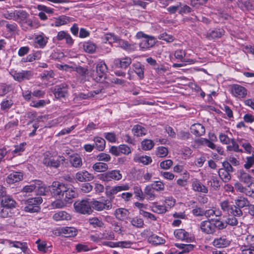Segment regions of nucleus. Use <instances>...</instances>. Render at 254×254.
<instances>
[{"label":"nucleus","instance_id":"nucleus-1","mask_svg":"<svg viewBox=\"0 0 254 254\" xmlns=\"http://www.w3.org/2000/svg\"><path fill=\"white\" fill-rule=\"evenodd\" d=\"M136 37L138 39H141L139 42V48L142 51H146L154 46L156 40L154 37L147 35L143 32L140 31L137 33Z\"/></svg>","mask_w":254,"mask_h":254},{"label":"nucleus","instance_id":"nucleus-2","mask_svg":"<svg viewBox=\"0 0 254 254\" xmlns=\"http://www.w3.org/2000/svg\"><path fill=\"white\" fill-rule=\"evenodd\" d=\"M49 190L53 197L61 199L66 190V186L58 181H54L52 185L49 187Z\"/></svg>","mask_w":254,"mask_h":254},{"label":"nucleus","instance_id":"nucleus-3","mask_svg":"<svg viewBox=\"0 0 254 254\" xmlns=\"http://www.w3.org/2000/svg\"><path fill=\"white\" fill-rule=\"evenodd\" d=\"M108 67L105 63L99 61L96 64V71L93 72V78L97 82L103 81L106 76Z\"/></svg>","mask_w":254,"mask_h":254},{"label":"nucleus","instance_id":"nucleus-4","mask_svg":"<svg viewBox=\"0 0 254 254\" xmlns=\"http://www.w3.org/2000/svg\"><path fill=\"white\" fill-rule=\"evenodd\" d=\"M91 208L97 211L110 210L112 207L111 201L102 197L98 200L93 199L91 201Z\"/></svg>","mask_w":254,"mask_h":254},{"label":"nucleus","instance_id":"nucleus-5","mask_svg":"<svg viewBox=\"0 0 254 254\" xmlns=\"http://www.w3.org/2000/svg\"><path fill=\"white\" fill-rule=\"evenodd\" d=\"M75 211L83 214H90L92 212L91 201L88 199L78 200L74 204Z\"/></svg>","mask_w":254,"mask_h":254},{"label":"nucleus","instance_id":"nucleus-6","mask_svg":"<svg viewBox=\"0 0 254 254\" xmlns=\"http://www.w3.org/2000/svg\"><path fill=\"white\" fill-rule=\"evenodd\" d=\"M221 209L225 212L232 214L237 217H240L243 215V212L239 208H236L235 205L231 204L228 199L221 201L220 203Z\"/></svg>","mask_w":254,"mask_h":254},{"label":"nucleus","instance_id":"nucleus-7","mask_svg":"<svg viewBox=\"0 0 254 254\" xmlns=\"http://www.w3.org/2000/svg\"><path fill=\"white\" fill-rule=\"evenodd\" d=\"M9 73L15 80L19 82L24 80H29L31 79L33 76L32 71L30 70H21L18 71L15 70H11Z\"/></svg>","mask_w":254,"mask_h":254},{"label":"nucleus","instance_id":"nucleus-8","mask_svg":"<svg viewBox=\"0 0 254 254\" xmlns=\"http://www.w3.org/2000/svg\"><path fill=\"white\" fill-rule=\"evenodd\" d=\"M65 161V158L63 156H59L57 159L50 156L49 154H46L43 159V164L48 167L58 168L61 163H63Z\"/></svg>","mask_w":254,"mask_h":254},{"label":"nucleus","instance_id":"nucleus-9","mask_svg":"<svg viewBox=\"0 0 254 254\" xmlns=\"http://www.w3.org/2000/svg\"><path fill=\"white\" fill-rule=\"evenodd\" d=\"M122 178V175L120 170H113L106 172L101 175L100 179L105 182L110 181H119Z\"/></svg>","mask_w":254,"mask_h":254},{"label":"nucleus","instance_id":"nucleus-10","mask_svg":"<svg viewBox=\"0 0 254 254\" xmlns=\"http://www.w3.org/2000/svg\"><path fill=\"white\" fill-rule=\"evenodd\" d=\"M246 244L240 247L242 254H254V235H248L246 238Z\"/></svg>","mask_w":254,"mask_h":254},{"label":"nucleus","instance_id":"nucleus-11","mask_svg":"<svg viewBox=\"0 0 254 254\" xmlns=\"http://www.w3.org/2000/svg\"><path fill=\"white\" fill-rule=\"evenodd\" d=\"M132 69L129 68L127 71L128 78L129 80L132 79L131 74L134 71L139 79H143L144 78V65L139 62H136L132 64Z\"/></svg>","mask_w":254,"mask_h":254},{"label":"nucleus","instance_id":"nucleus-12","mask_svg":"<svg viewBox=\"0 0 254 254\" xmlns=\"http://www.w3.org/2000/svg\"><path fill=\"white\" fill-rule=\"evenodd\" d=\"M199 227L201 231L206 234H213L215 232L214 224L210 220L201 222Z\"/></svg>","mask_w":254,"mask_h":254},{"label":"nucleus","instance_id":"nucleus-13","mask_svg":"<svg viewBox=\"0 0 254 254\" xmlns=\"http://www.w3.org/2000/svg\"><path fill=\"white\" fill-rule=\"evenodd\" d=\"M75 179L80 182H87L92 181L95 177L93 174L86 170L77 172L75 175Z\"/></svg>","mask_w":254,"mask_h":254},{"label":"nucleus","instance_id":"nucleus-14","mask_svg":"<svg viewBox=\"0 0 254 254\" xmlns=\"http://www.w3.org/2000/svg\"><path fill=\"white\" fill-rule=\"evenodd\" d=\"M231 92L234 96L239 98H245L247 95V90L246 88L238 84H234L232 86Z\"/></svg>","mask_w":254,"mask_h":254},{"label":"nucleus","instance_id":"nucleus-15","mask_svg":"<svg viewBox=\"0 0 254 254\" xmlns=\"http://www.w3.org/2000/svg\"><path fill=\"white\" fill-rule=\"evenodd\" d=\"M0 244H4L9 247H14L20 249L23 252L27 249L26 243L18 241H11L6 239H0Z\"/></svg>","mask_w":254,"mask_h":254},{"label":"nucleus","instance_id":"nucleus-16","mask_svg":"<svg viewBox=\"0 0 254 254\" xmlns=\"http://www.w3.org/2000/svg\"><path fill=\"white\" fill-rule=\"evenodd\" d=\"M55 96L56 98L61 99L66 97L67 95V87L65 84H62L55 87L54 92Z\"/></svg>","mask_w":254,"mask_h":254},{"label":"nucleus","instance_id":"nucleus-17","mask_svg":"<svg viewBox=\"0 0 254 254\" xmlns=\"http://www.w3.org/2000/svg\"><path fill=\"white\" fill-rule=\"evenodd\" d=\"M48 38L43 33L35 34L34 36L35 43L38 45L40 48H44L48 43Z\"/></svg>","mask_w":254,"mask_h":254},{"label":"nucleus","instance_id":"nucleus-18","mask_svg":"<svg viewBox=\"0 0 254 254\" xmlns=\"http://www.w3.org/2000/svg\"><path fill=\"white\" fill-rule=\"evenodd\" d=\"M192 189L196 192L207 193L208 192L207 188L198 179L192 180L191 183Z\"/></svg>","mask_w":254,"mask_h":254},{"label":"nucleus","instance_id":"nucleus-19","mask_svg":"<svg viewBox=\"0 0 254 254\" xmlns=\"http://www.w3.org/2000/svg\"><path fill=\"white\" fill-rule=\"evenodd\" d=\"M230 243V241L227 239L225 236H222L215 238L212 242V244L213 246L216 248H223L229 246Z\"/></svg>","mask_w":254,"mask_h":254},{"label":"nucleus","instance_id":"nucleus-20","mask_svg":"<svg viewBox=\"0 0 254 254\" xmlns=\"http://www.w3.org/2000/svg\"><path fill=\"white\" fill-rule=\"evenodd\" d=\"M131 62L132 60L130 57H126L115 59L114 63L117 67L126 68L131 64Z\"/></svg>","mask_w":254,"mask_h":254},{"label":"nucleus","instance_id":"nucleus-21","mask_svg":"<svg viewBox=\"0 0 254 254\" xmlns=\"http://www.w3.org/2000/svg\"><path fill=\"white\" fill-rule=\"evenodd\" d=\"M56 38L59 41L65 40L66 44L70 46H72L74 43V40L69 34L64 31L59 32Z\"/></svg>","mask_w":254,"mask_h":254},{"label":"nucleus","instance_id":"nucleus-22","mask_svg":"<svg viewBox=\"0 0 254 254\" xmlns=\"http://www.w3.org/2000/svg\"><path fill=\"white\" fill-rule=\"evenodd\" d=\"M23 179V174L19 172H13L6 178V181L9 184H13L19 182Z\"/></svg>","mask_w":254,"mask_h":254},{"label":"nucleus","instance_id":"nucleus-23","mask_svg":"<svg viewBox=\"0 0 254 254\" xmlns=\"http://www.w3.org/2000/svg\"><path fill=\"white\" fill-rule=\"evenodd\" d=\"M52 218L56 221H68L71 219V216L65 211H59L53 215Z\"/></svg>","mask_w":254,"mask_h":254},{"label":"nucleus","instance_id":"nucleus-24","mask_svg":"<svg viewBox=\"0 0 254 254\" xmlns=\"http://www.w3.org/2000/svg\"><path fill=\"white\" fill-rule=\"evenodd\" d=\"M60 233L65 237H74L77 234V230L74 227H64L60 229Z\"/></svg>","mask_w":254,"mask_h":254},{"label":"nucleus","instance_id":"nucleus-25","mask_svg":"<svg viewBox=\"0 0 254 254\" xmlns=\"http://www.w3.org/2000/svg\"><path fill=\"white\" fill-rule=\"evenodd\" d=\"M190 129L192 134L197 136L203 135L205 131L204 127L200 124H193Z\"/></svg>","mask_w":254,"mask_h":254},{"label":"nucleus","instance_id":"nucleus-26","mask_svg":"<svg viewBox=\"0 0 254 254\" xmlns=\"http://www.w3.org/2000/svg\"><path fill=\"white\" fill-rule=\"evenodd\" d=\"M14 21H16L20 24H22L23 21L26 20L28 18L29 14L23 10H16L15 14Z\"/></svg>","mask_w":254,"mask_h":254},{"label":"nucleus","instance_id":"nucleus-27","mask_svg":"<svg viewBox=\"0 0 254 254\" xmlns=\"http://www.w3.org/2000/svg\"><path fill=\"white\" fill-rule=\"evenodd\" d=\"M235 206L236 208H239L240 210L245 207H249L250 205V201L248 199L243 196H239L235 199Z\"/></svg>","mask_w":254,"mask_h":254},{"label":"nucleus","instance_id":"nucleus-28","mask_svg":"<svg viewBox=\"0 0 254 254\" xmlns=\"http://www.w3.org/2000/svg\"><path fill=\"white\" fill-rule=\"evenodd\" d=\"M1 205L7 208H11L15 207L16 202L13 198L8 195L5 194L1 201Z\"/></svg>","mask_w":254,"mask_h":254},{"label":"nucleus","instance_id":"nucleus-29","mask_svg":"<svg viewBox=\"0 0 254 254\" xmlns=\"http://www.w3.org/2000/svg\"><path fill=\"white\" fill-rule=\"evenodd\" d=\"M69 161L71 166L74 168H80L83 164L82 159L78 154L71 156Z\"/></svg>","mask_w":254,"mask_h":254},{"label":"nucleus","instance_id":"nucleus-30","mask_svg":"<svg viewBox=\"0 0 254 254\" xmlns=\"http://www.w3.org/2000/svg\"><path fill=\"white\" fill-rule=\"evenodd\" d=\"M225 33V31L221 28H215L207 33L209 39L219 38Z\"/></svg>","mask_w":254,"mask_h":254},{"label":"nucleus","instance_id":"nucleus-31","mask_svg":"<svg viewBox=\"0 0 254 254\" xmlns=\"http://www.w3.org/2000/svg\"><path fill=\"white\" fill-rule=\"evenodd\" d=\"M238 178L240 181L246 184H249L252 181L251 175L243 170H241L238 172Z\"/></svg>","mask_w":254,"mask_h":254},{"label":"nucleus","instance_id":"nucleus-32","mask_svg":"<svg viewBox=\"0 0 254 254\" xmlns=\"http://www.w3.org/2000/svg\"><path fill=\"white\" fill-rule=\"evenodd\" d=\"M175 237L181 241L189 242V233L184 229H177L174 232Z\"/></svg>","mask_w":254,"mask_h":254},{"label":"nucleus","instance_id":"nucleus-33","mask_svg":"<svg viewBox=\"0 0 254 254\" xmlns=\"http://www.w3.org/2000/svg\"><path fill=\"white\" fill-rule=\"evenodd\" d=\"M101 243L103 240L112 241L115 239L114 233L109 230H105L102 232L98 233Z\"/></svg>","mask_w":254,"mask_h":254},{"label":"nucleus","instance_id":"nucleus-34","mask_svg":"<svg viewBox=\"0 0 254 254\" xmlns=\"http://www.w3.org/2000/svg\"><path fill=\"white\" fill-rule=\"evenodd\" d=\"M128 213V211L127 209L119 208L115 210L114 214L117 219L123 221L127 218Z\"/></svg>","mask_w":254,"mask_h":254},{"label":"nucleus","instance_id":"nucleus-35","mask_svg":"<svg viewBox=\"0 0 254 254\" xmlns=\"http://www.w3.org/2000/svg\"><path fill=\"white\" fill-rule=\"evenodd\" d=\"M132 131L134 136H142L146 134L147 130L140 125H136L133 126Z\"/></svg>","mask_w":254,"mask_h":254},{"label":"nucleus","instance_id":"nucleus-36","mask_svg":"<svg viewBox=\"0 0 254 254\" xmlns=\"http://www.w3.org/2000/svg\"><path fill=\"white\" fill-rule=\"evenodd\" d=\"M73 19L72 17L62 15L56 19L54 24L55 26L59 27L72 21Z\"/></svg>","mask_w":254,"mask_h":254},{"label":"nucleus","instance_id":"nucleus-37","mask_svg":"<svg viewBox=\"0 0 254 254\" xmlns=\"http://www.w3.org/2000/svg\"><path fill=\"white\" fill-rule=\"evenodd\" d=\"M92 169L95 172L100 173L106 171L109 169V167L107 164L101 162H98L93 165Z\"/></svg>","mask_w":254,"mask_h":254},{"label":"nucleus","instance_id":"nucleus-38","mask_svg":"<svg viewBox=\"0 0 254 254\" xmlns=\"http://www.w3.org/2000/svg\"><path fill=\"white\" fill-rule=\"evenodd\" d=\"M41 184V181L40 180H35L31 182L29 185L25 186L22 189V191L25 192H31L36 190L37 185Z\"/></svg>","mask_w":254,"mask_h":254},{"label":"nucleus","instance_id":"nucleus-39","mask_svg":"<svg viewBox=\"0 0 254 254\" xmlns=\"http://www.w3.org/2000/svg\"><path fill=\"white\" fill-rule=\"evenodd\" d=\"M151 210L158 214H163L166 212L167 210V206L163 205H159L157 203H152L151 206Z\"/></svg>","mask_w":254,"mask_h":254},{"label":"nucleus","instance_id":"nucleus-40","mask_svg":"<svg viewBox=\"0 0 254 254\" xmlns=\"http://www.w3.org/2000/svg\"><path fill=\"white\" fill-rule=\"evenodd\" d=\"M129 221L133 227L137 228H142L144 225L143 219L137 216L129 218Z\"/></svg>","mask_w":254,"mask_h":254},{"label":"nucleus","instance_id":"nucleus-41","mask_svg":"<svg viewBox=\"0 0 254 254\" xmlns=\"http://www.w3.org/2000/svg\"><path fill=\"white\" fill-rule=\"evenodd\" d=\"M230 145L227 146L226 149L228 151H234L235 152H243V150L239 148V144L236 142L234 138L231 140Z\"/></svg>","mask_w":254,"mask_h":254},{"label":"nucleus","instance_id":"nucleus-42","mask_svg":"<svg viewBox=\"0 0 254 254\" xmlns=\"http://www.w3.org/2000/svg\"><path fill=\"white\" fill-rule=\"evenodd\" d=\"M13 105V101L11 99H4L0 103V110L6 112L10 109Z\"/></svg>","mask_w":254,"mask_h":254},{"label":"nucleus","instance_id":"nucleus-43","mask_svg":"<svg viewBox=\"0 0 254 254\" xmlns=\"http://www.w3.org/2000/svg\"><path fill=\"white\" fill-rule=\"evenodd\" d=\"M149 243L155 245H162L164 244L165 241L162 237H159L156 235L153 234L150 236L148 239Z\"/></svg>","mask_w":254,"mask_h":254},{"label":"nucleus","instance_id":"nucleus-44","mask_svg":"<svg viewBox=\"0 0 254 254\" xmlns=\"http://www.w3.org/2000/svg\"><path fill=\"white\" fill-rule=\"evenodd\" d=\"M65 199L66 201L75 198L77 196L78 194L75 188H68L66 187V190L64 192Z\"/></svg>","mask_w":254,"mask_h":254},{"label":"nucleus","instance_id":"nucleus-45","mask_svg":"<svg viewBox=\"0 0 254 254\" xmlns=\"http://www.w3.org/2000/svg\"><path fill=\"white\" fill-rule=\"evenodd\" d=\"M94 141L95 143L96 147L99 151H103L106 146L105 140L100 137H95Z\"/></svg>","mask_w":254,"mask_h":254},{"label":"nucleus","instance_id":"nucleus-46","mask_svg":"<svg viewBox=\"0 0 254 254\" xmlns=\"http://www.w3.org/2000/svg\"><path fill=\"white\" fill-rule=\"evenodd\" d=\"M117 42H118L119 46L124 50L127 51H133L134 49V45L130 44L127 41L120 39L118 38Z\"/></svg>","mask_w":254,"mask_h":254},{"label":"nucleus","instance_id":"nucleus-47","mask_svg":"<svg viewBox=\"0 0 254 254\" xmlns=\"http://www.w3.org/2000/svg\"><path fill=\"white\" fill-rule=\"evenodd\" d=\"M83 47L84 50L88 53H93L95 52L96 49L95 44L90 41L84 42Z\"/></svg>","mask_w":254,"mask_h":254},{"label":"nucleus","instance_id":"nucleus-48","mask_svg":"<svg viewBox=\"0 0 254 254\" xmlns=\"http://www.w3.org/2000/svg\"><path fill=\"white\" fill-rule=\"evenodd\" d=\"M211 187H212L213 190H217L219 189L221 185V182L219 179L216 177L212 176L210 181L208 182Z\"/></svg>","mask_w":254,"mask_h":254},{"label":"nucleus","instance_id":"nucleus-49","mask_svg":"<svg viewBox=\"0 0 254 254\" xmlns=\"http://www.w3.org/2000/svg\"><path fill=\"white\" fill-rule=\"evenodd\" d=\"M100 92H101V90H94L91 92H88L87 94L80 93H79L77 96V98H79V99H88L90 97H92L95 96V95L98 94Z\"/></svg>","mask_w":254,"mask_h":254},{"label":"nucleus","instance_id":"nucleus-50","mask_svg":"<svg viewBox=\"0 0 254 254\" xmlns=\"http://www.w3.org/2000/svg\"><path fill=\"white\" fill-rule=\"evenodd\" d=\"M168 149L164 146L158 147L155 151L156 155L158 157H165L168 154Z\"/></svg>","mask_w":254,"mask_h":254},{"label":"nucleus","instance_id":"nucleus-51","mask_svg":"<svg viewBox=\"0 0 254 254\" xmlns=\"http://www.w3.org/2000/svg\"><path fill=\"white\" fill-rule=\"evenodd\" d=\"M231 173L225 171L224 170L219 169L218 171L219 176L222 180L224 182H229L231 179Z\"/></svg>","mask_w":254,"mask_h":254},{"label":"nucleus","instance_id":"nucleus-52","mask_svg":"<svg viewBox=\"0 0 254 254\" xmlns=\"http://www.w3.org/2000/svg\"><path fill=\"white\" fill-rule=\"evenodd\" d=\"M118 37L115 35L114 34L108 33L104 35L103 37V40L105 43H108L111 44L118 41Z\"/></svg>","mask_w":254,"mask_h":254},{"label":"nucleus","instance_id":"nucleus-53","mask_svg":"<svg viewBox=\"0 0 254 254\" xmlns=\"http://www.w3.org/2000/svg\"><path fill=\"white\" fill-rule=\"evenodd\" d=\"M144 193L146 195L147 198L149 200H153L156 195L154 193V190L150 187V185L147 186L144 189Z\"/></svg>","mask_w":254,"mask_h":254},{"label":"nucleus","instance_id":"nucleus-54","mask_svg":"<svg viewBox=\"0 0 254 254\" xmlns=\"http://www.w3.org/2000/svg\"><path fill=\"white\" fill-rule=\"evenodd\" d=\"M154 146L153 141L151 139H144L141 142V147L144 150H149Z\"/></svg>","mask_w":254,"mask_h":254},{"label":"nucleus","instance_id":"nucleus-55","mask_svg":"<svg viewBox=\"0 0 254 254\" xmlns=\"http://www.w3.org/2000/svg\"><path fill=\"white\" fill-rule=\"evenodd\" d=\"M42 201L43 199L42 197L38 196L27 199L26 201V204H29L32 206H39V205L42 202Z\"/></svg>","mask_w":254,"mask_h":254},{"label":"nucleus","instance_id":"nucleus-56","mask_svg":"<svg viewBox=\"0 0 254 254\" xmlns=\"http://www.w3.org/2000/svg\"><path fill=\"white\" fill-rule=\"evenodd\" d=\"M50 103L49 100H40L38 101H32L30 103V106L34 108H42L46 104Z\"/></svg>","mask_w":254,"mask_h":254},{"label":"nucleus","instance_id":"nucleus-57","mask_svg":"<svg viewBox=\"0 0 254 254\" xmlns=\"http://www.w3.org/2000/svg\"><path fill=\"white\" fill-rule=\"evenodd\" d=\"M135 161L140 162L143 165H148L152 162V159L148 156H137L134 158Z\"/></svg>","mask_w":254,"mask_h":254},{"label":"nucleus","instance_id":"nucleus-58","mask_svg":"<svg viewBox=\"0 0 254 254\" xmlns=\"http://www.w3.org/2000/svg\"><path fill=\"white\" fill-rule=\"evenodd\" d=\"M89 223L94 228L103 227L104 223L102 221L97 217H93L89 219Z\"/></svg>","mask_w":254,"mask_h":254},{"label":"nucleus","instance_id":"nucleus-59","mask_svg":"<svg viewBox=\"0 0 254 254\" xmlns=\"http://www.w3.org/2000/svg\"><path fill=\"white\" fill-rule=\"evenodd\" d=\"M20 26L23 30L27 31L33 27V23L31 19L27 18L26 20L23 21L22 24H20Z\"/></svg>","mask_w":254,"mask_h":254},{"label":"nucleus","instance_id":"nucleus-60","mask_svg":"<svg viewBox=\"0 0 254 254\" xmlns=\"http://www.w3.org/2000/svg\"><path fill=\"white\" fill-rule=\"evenodd\" d=\"M227 161L233 166L237 167L240 165L239 157L238 155L231 154L228 156Z\"/></svg>","mask_w":254,"mask_h":254},{"label":"nucleus","instance_id":"nucleus-61","mask_svg":"<svg viewBox=\"0 0 254 254\" xmlns=\"http://www.w3.org/2000/svg\"><path fill=\"white\" fill-rule=\"evenodd\" d=\"M150 187L156 191H162L164 190V185L161 181H155L150 185Z\"/></svg>","mask_w":254,"mask_h":254},{"label":"nucleus","instance_id":"nucleus-62","mask_svg":"<svg viewBox=\"0 0 254 254\" xmlns=\"http://www.w3.org/2000/svg\"><path fill=\"white\" fill-rule=\"evenodd\" d=\"M174 56L176 59L181 62H186V52L183 50H177L174 53Z\"/></svg>","mask_w":254,"mask_h":254},{"label":"nucleus","instance_id":"nucleus-63","mask_svg":"<svg viewBox=\"0 0 254 254\" xmlns=\"http://www.w3.org/2000/svg\"><path fill=\"white\" fill-rule=\"evenodd\" d=\"M26 145L25 142H22L19 145L14 146V150L12 151V153L16 155H20L25 150V146Z\"/></svg>","mask_w":254,"mask_h":254},{"label":"nucleus","instance_id":"nucleus-64","mask_svg":"<svg viewBox=\"0 0 254 254\" xmlns=\"http://www.w3.org/2000/svg\"><path fill=\"white\" fill-rule=\"evenodd\" d=\"M246 160L244 165L246 169H249L254 165V154L251 156H248L246 158Z\"/></svg>","mask_w":254,"mask_h":254}]
</instances>
